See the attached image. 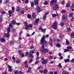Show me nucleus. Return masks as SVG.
<instances>
[{"instance_id":"f3484780","label":"nucleus","mask_w":74,"mask_h":74,"mask_svg":"<svg viewBox=\"0 0 74 74\" xmlns=\"http://www.w3.org/2000/svg\"><path fill=\"white\" fill-rule=\"evenodd\" d=\"M20 10H21V8H20L19 7L17 6L16 8L17 11H18V12H19V11H20Z\"/></svg>"},{"instance_id":"39448f33","label":"nucleus","mask_w":74,"mask_h":74,"mask_svg":"<svg viewBox=\"0 0 74 74\" xmlns=\"http://www.w3.org/2000/svg\"><path fill=\"white\" fill-rule=\"evenodd\" d=\"M58 8H59L58 5L57 4H55V6L53 7L54 10H57V9H58Z\"/></svg>"},{"instance_id":"c03bdc74","label":"nucleus","mask_w":74,"mask_h":74,"mask_svg":"<svg viewBox=\"0 0 74 74\" xmlns=\"http://www.w3.org/2000/svg\"><path fill=\"white\" fill-rule=\"evenodd\" d=\"M25 2L26 4H27L29 3V1H28V0H26L25 1Z\"/></svg>"},{"instance_id":"c756f323","label":"nucleus","mask_w":74,"mask_h":74,"mask_svg":"<svg viewBox=\"0 0 74 74\" xmlns=\"http://www.w3.org/2000/svg\"><path fill=\"white\" fill-rule=\"evenodd\" d=\"M45 37H44V36H42L40 41H43L44 40H45Z\"/></svg>"},{"instance_id":"603ef678","label":"nucleus","mask_w":74,"mask_h":74,"mask_svg":"<svg viewBox=\"0 0 74 74\" xmlns=\"http://www.w3.org/2000/svg\"><path fill=\"white\" fill-rule=\"evenodd\" d=\"M62 19H65V16H64V15H63L62 16Z\"/></svg>"},{"instance_id":"f03ea898","label":"nucleus","mask_w":74,"mask_h":74,"mask_svg":"<svg viewBox=\"0 0 74 74\" xmlns=\"http://www.w3.org/2000/svg\"><path fill=\"white\" fill-rule=\"evenodd\" d=\"M33 27V25L32 24H29L28 25H26L25 27V30H27L29 28H31Z\"/></svg>"},{"instance_id":"58836bf2","label":"nucleus","mask_w":74,"mask_h":74,"mask_svg":"<svg viewBox=\"0 0 74 74\" xmlns=\"http://www.w3.org/2000/svg\"><path fill=\"white\" fill-rule=\"evenodd\" d=\"M34 5V3H31V6L32 7H33Z\"/></svg>"},{"instance_id":"c9c22d12","label":"nucleus","mask_w":74,"mask_h":74,"mask_svg":"<svg viewBox=\"0 0 74 74\" xmlns=\"http://www.w3.org/2000/svg\"><path fill=\"white\" fill-rule=\"evenodd\" d=\"M46 31V29H42V30L41 31V32H42L43 33H45Z\"/></svg>"},{"instance_id":"2f4dec72","label":"nucleus","mask_w":74,"mask_h":74,"mask_svg":"<svg viewBox=\"0 0 74 74\" xmlns=\"http://www.w3.org/2000/svg\"><path fill=\"white\" fill-rule=\"evenodd\" d=\"M12 11L13 12H14V11H15V8L14 7H13L12 8Z\"/></svg>"},{"instance_id":"5fc2aeb1","label":"nucleus","mask_w":74,"mask_h":74,"mask_svg":"<svg viewBox=\"0 0 74 74\" xmlns=\"http://www.w3.org/2000/svg\"><path fill=\"white\" fill-rule=\"evenodd\" d=\"M38 61H37L36 62H35V64H38Z\"/></svg>"},{"instance_id":"3c124183","label":"nucleus","mask_w":74,"mask_h":74,"mask_svg":"<svg viewBox=\"0 0 74 74\" xmlns=\"http://www.w3.org/2000/svg\"><path fill=\"white\" fill-rule=\"evenodd\" d=\"M64 25V23H62L61 24H60V25L61 26H63Z\"/></svg>"},{"instance_id":"412c9836","label":"nucleus","mask_w":74,"mask_h":74,"mask_svg":"<svg viewBox=\"0 0 74 74\" xmlns=\"http://www.w3.org/2000/svg\"><path fill=\"white\" fill-rule=\"evenodd\" d=\"M8 12L9 13V14H8L11 15L13 13V12L11 11L10 10H9L8 11Z\"/></svg>"},{"instance_id":"f257e3e1","label":"nucleus","mask_w":74,"mask_h":74,"mask_svg":"<svg viewBox=\"0 0 74 74\" xmlns=\"http://www.w3.org/2000/svg\"><path fill=\"white\" fill-rule=\"evenodd\" d=\"M52 28L55 29H57V23H56V21H55L54 22L53 25L52 27Z\"/></svg>"},{"instance_id":"bb28decb","label":"nucleus","mask_w":74,"mask_h":74,"mask_svg":"<svg viewBox=\"0 0 74 74\" xmlns=\"http://www.w3.org/2000/svg\"><path fill=\"white\" fill-rule=\"evenodd\" d=\"M18 53L20 55H21V54H22V51L21 50H19Z\"/></svg>"},{"instance_id":"37998d69","label":"nucleus","mask_w":74,"mask_h":74,"mask_svg":"<svg viewBox=\"0 0 74 74\" xmlns=\"http://www.w3.org/2000/svg\"><path fill=\"white\" fill-rule=\"evenodd\" d=\"M40 51L42 52H44V49H41L40 50Z\"/></svg>"},{"instance_id":"680f3d73","label":"nucleus","mask_w":74,"mask_h":74,"mask_svg":"<svg viewBox=\"0 0 74 74\" xmlns=\"http://www.w3.org/2000/svg\"><path fill=\"white\" fill-rule=\"evenodd\" d=\"M74 62V58H73L71 61V63H73V62Z\"/></svg>"},{"instance_id":"0eeeda50","label":"nucleus","mask_w":74,"mask_h":74,"mask_svg":"<svg viewBox=\"0 0 74 74\" xmlns=\"http://www.w3.org/2000/svg\"><path fill=\"white\" fill-rule=\"evenodd\" d=\"M39 21H40V19H36V21H34V25H37Z\"/></svg>"},{"instance_id":"4c0bfd02","label":"nucleus","mask_w":74,"mask_h":74,"mask_svg":"<svg viewBox=\"0 0 74 74\" xmlns=\"http://www.w3.org/2000/svg\"><path fill=\"white\" fill-rule=\"evenodd\" d=\"M31 70V68L29 67L27 73H30Z\"/></svg>"},{"instance_id":"13d9d810","label":"nucleus","mask_w":74,"mask_h":74,"mask_svg":"<svg viewBox=\"0 0 74 74\" xmlns=\"http://www.w3.org/2000/svg\"><path fill=\"white\" fill-rule=\"evenodd\" d=\"M5 11H3L1 12V14H5Z\"/></svg>"},{"instance_id":"864d4df0","label":"nucleus","mask_w":74,"mask_h":74,"mask_svg":"<svg viewBox=\"0 0 74 74\" xmlns=\"http://www.w3.org/2000/svg\"><path fill=\"white\" fill-rule=\"evenodd\" d=\"M19 73L21 74H24V73L23 72H22V71H19Z\"/></svg>"},{"instance_id":"393cba45","label":"nucleus","mask_w":74,"mask_h":74,"mask_svg":"<svg viewBox=\"0 0 74 74\" xmlns=\"http://www.w3.org/2000/svg\"><path fill=\"white\" fill-rule=\"evenodd\" d=\"M71 36L72 37V38H74V32H73L71 34Z\"/></svg>"},{"instance_id":"72a5a7b5","label":"nucleus","mask_w":74,"mask_h":74,"mask_svg":"<svg viewBox=\"0 0 74 74\" xmlns=\"http://www.w3.org/2000/svg\"><path fill=\"white\" fill-rule=\"evenodd\" d=\"M8 68L9 69H12V67L10 65H8Z\"/></svg>"},{"instance_id":"7c9ffc66","label":"nucleus","mask_w":74,"mask_h":74,"mask_svg":"<svg viewBox=\"0 0 74 74\" xmlns=\"http://www.w3.org/2000/svg\"><path fill=\"white\" fill-rule=\"evenodd\" d=\"M49 51L48 49H44V52H45V53L47 52H48Z\"/></svg>"},{"instance_id":"2eb2a0df","label":"nucleus","mask_w":74,"mask_h":74,"mask_svg":"<svg viewBox=\"0 0 74 74\" xmlns=\"http://www.w3.org/2000/svg\"><path fill=\"white\" fill-rule=\"evenodd\" d=\"M36 16V14L34 13H32V17L33 18H35Z\"/></svg>"},{"instance_id":"de8ad7c7","label":"nucleus","mask_w":74,"mask_h":74,"mask_svg":"<svg viewBox=\"0 0 74 74\" xmlns=\"http://www.w3.org/2000/svg\"><path fill=\"white\" fill-rule=\"evenodd\" d=\"M21 58H23V57H25V55L24 54H22L21 55Z\"/></svg>"},{"instance_id":"a18cd8bd","label":"nucleus","mask_w":74,"mask_h":74,"mask_svg":"<svg viewBox=\"0 0 74 74\" xmlns=\"http://www.w3.org/2000/svg\"><path fill=\"white\" fill-rule=\"evenodd\" d=\"M16 63H20V60H17L16 61Z\"/></svg>"},{"instance_id":"5701e85b","label":"nucleus","mask_w":74,"mask_h":74,"mask_svg":"<svg viewBox=\"0 0 74 74\" xmlns=\"http://www.w3.org/2000/svg\"><path fill=\"white\" fill-rule=\"evenodd\" d=\"M69 49H65L64 50V52L65 53L67 52H69Z\"/></svg>"},{"instance_id":"473e14b6","label":"nucleus","mask_w":74,"mask_h":74,"mask_svg":"<svg viewBox=\"0 0 74 74\" xmlns=\"http://www.w3.org/2000/svg\"><path fill=\"white\" fill-rule=\"evenodd\" d=\"M10 44H11V45H12V44H14V41L12 40L10 42Z\"/></svg>"},{"instance_id":"423d86ee","label":"nucleus","mask_w":74,"mask_h":74,"mask_svg":"<svg viewBox=\"0 0 74 74\" xmlns=\"http://www.w3.org/2000/svg\"><path fill=\"white\" fill-rule=\"evenodd\" d=\"M42 64H46L47 63V60H44L42 62Z\"/></svg>"},{"instance_id":"6e6d98bb","label":"nucleus","mask_w":74,"mask_h":74,"mask_svg":"<svg viewBox=\"0 0 74 74\" xmlns=\"http://www.w3.org/2000/svg\"><path fill=\"white\" fill-rule=\"evenodd\" d=\"M25 65V67L26 68H28L29 67V66H28V65H27V64Z\"/></svg>"},{"instance_id":"a211bd4d","label":"nucleus","mask_w":74,"mask_h":74,"mask_svg":"<svg viewBox=\"0 0 74 74\" xmlns=\"http://www.w3.org/2000/svg\"><path fill=\"white\" fill-rule=\"evenodd\" d=\"M16 21H15V20H14V21H12V24H14V25H16Z\"/></svg>"},{"instance_id":"0e129e2a","label":"nucleus","mask_w":74,"mask_h":74,"mask_svg":"<svg viewBox=\"0 0 74 74\" xmlns=\"http://www.w3.org/2000/svg\"><path fill=\"white\" fill-rule=\"evenodd\" d=\"M49 58L51 59H53V56H50Z\"/></svg>"},{"instance_id":"79ce46f5","label":"nucleus","mask_w":74,"mask_h":74,"mask_svg":"<svg viewBox=\"0 0 74 74\" xmlns=\"http://www.w3.org/2000/svg\"><path fill=\"white\" fill-rule=\"evenodd\" d=\"M27 61H25L24 62V65H26L27 64Z\"/></svg>"},{"instance_id":"f704fd0d","label":"nucleus","mask_w":74,"mask_h":74,"mask_svg":"<svg viewBox=\"0 0 74 74\" xmlns=\"http://www.w3.org/2000/svg\"><path fill=\"white\" fill-rule=\"evenodd\" d=\"M9 27L10 28H11V29H12V24H10L9 25Z\"/></svg>"},{"instance_id":"f8f14e48","label":"nucleus","mask_w":74,"mask_h":74,"mask_svg":"<svg viewBox=\"0 0 74 74\" xmlns=\"http://www.w3.org/2000/svg\"><path fill=\"white\" fill-rule=\"evenodd\" d=\"M5 37L7 38H9V37H10V34H9V33H8V34H5Z\"/></svg>"},{"instance_id":"9d476101","label":"nucleus","mask_w":74,"mask_h":74,"mask_svg":"<svg viewBox=\"0 0 74 74\" xmlns=\"http://www.w3.org/2000/svg\"><path fill=\"white\" fill-rule=\"evenodd\" d=\"M52 16L53 18L56 16H58V17H59V15H58V14H52Z\"/></svg>"},{"instance_id":"7ed1b4c3","label":"nucleus","mask_w":74,"mask_h":74,"mask_svg":"<svg viewBox=\"0 0 74 74\" xmlns=\"http://www.w3.org/2000/svg\"><path fill=\"white\" fill-rule=\"evenodd\" d=\"M40 42H41L40 43L41 45H44V44H46L47 42V41L45 40H41L40 41Z\"/></svg>"},{"instance_id":"ea45409f","label":"nucleus","mask_w":74,"mask_h":74,"mask_svg":"<svg viewBox=\"0 0 74 74\" xmlns=\"http://www.w3.org/2000/svg\"><path fill=\"white\" fill-rule=\"evenodd\" d=\"M73 15V14L72 13H71L70 14H69V17H72Z\"/></svg>"},{"instance_id":"dca6fc26","label":"nucleus","mask_w":74,"mask_h":74,"mask_svg":"<svg viewBox=\"0 0 74 74\" xmlns=\"http://www.w3.org/2000/svg\"><path fill=\"white\" fill-rule=\"evenodd\" d=\"M29 53L30 54H33V53H34V51L33 50L30 51L29 52Z\"/></svg>"},{"instance_id":"bf43d9fd","label":"nucleus","mask_w":74,"mask_h":74,"mask_svg":"<svg viewBox=\"0 0 74 74\" xmlns=\"http://www.w3.org/2000/svg\"><path fill=\"white\" fill-rule=\"evenodd\" d=\"M49 11H47V12L45 13V15L46 16H47V15L49 14Z\"/></svg>"},{"instance_id":"1a4fd4ad","label":"nucleus","mask_w":74,"mask_h":74,"mask_svg":"<svg viewBox=\"0 0 74 74\" xmlns=\"http://www.w3.org/2000/svg\"><path fill=\"white\" fill-rule=\"evenodd\" d=\"M56 0H52L50 2V4L52 5V4H53V3H56Z\"/></svg>"},{"instance_id":"052dcab7","label":"nucleus","mask_w":74,"mask_h":74,"mask_svg":"<svg viewBox=\"0 0 74 74\" xmlns=\"http://www.w3.org/2000/svg\"><path fill=\"white\" fill-rule=\"evenodd\" d=\"M47 18V16L45 15V16L43 17V19H46V18Z\"/></svg>"},{"instance_id":"4d7b16f0","label":"nucleus","mask_w":74,"mask_h":74,"mask_svg":"<svg viewBox=\"0 0 74 74\" xmlns=\"http://www.w3.org/2000/svg\"><path fill=\"white\" fill-rule=\"evenodd\" d=\"M12 70L11 69H9L8 71H10V72H12Z\"/></svg>"},{"instance_id":"69168bd1","label":"nucleus","mask_w":74,"mask_h":74,"mask_svg":"<svg viewBox=\"0 0 74 74\" xmlns=\"http://www.w3.org/2000/svg\"><path fill=\"white\" fill-rule=\"evenodd\" d=\"M3 22V18H1L0 19V23H2Z\"/></svg>"},{"instance_id":"4468645a","label":"nucleus","mask_w":74,"mask_h":74,"mask_svg":"<svg viewBox=\"0 0 74 74\" xmlns=\"http://www.w3.org/2000/svg\"><path fill=\"white\" fill-rule=\"evenodd\" d=\"M11 31V30H10V28L8 27V28L7 29V32L8 33H10V32Z\"/></svg>"},{"instance_id":"aec40b11","label":"nucleus","mask_w":74,"mask_h":74,"mask_svg":"<svg viewBox=\"0 0 74 74\" xmlns=\"http://www.w3.org/2000/svg\"><path fill=\"white\" fill-rule=\"evenodd\" d=\"M31 15L29 14H28L27 15V18H28V19H31Z\"/></svg>"},{"instance_id":"338daca9","label":"nucleus","mask_w":74,"mask_h":74,"mask_svg":"<svg viewBox=\"0 0 74 74\" xmlns=\"http://www.w3.org/2000/svg\"><path fill=\"white\" fill-rule=\"evenodd\" d=\"M50 41H51V42H52L53 41V39L52 38H50L49 39Z\"/></svg>"},{"instance_id":"09e8293b","label":"nucleus","mask_w":74,"mask_h":74,"mask_svg":"<svg viewBox=\"0 0 74 74\" xmlns=\"http://www.w3.org/2000/svg\"><path fill=\"white\" fill-rule=\"evenodd\" d=\"M28 55H29V52H26L25 53V56H28Z\"/></svg>"},{"instance_id":"20e7f679","label":"nucleus","mask_w":74,"mask_h":74,"mask_svg":"<svg viewBox=\"0 0 74 74\" xmlns=\"http://www.w3.org/2000/svg\"><path fill=\"white\" fill-rule=\"evenodd\" d=\"M36 11H38V13H39L40 12H41V9H40V8L39 6H37L36 8Z\"/></svg>"},{"instance_id":"cd10ccee","label":"nucleus","mask_w":74,"mask_h":74,"mask_svg":"<svg viewBox=\"0 0 74 74\" xmlns=\"http://www.w3.org/2000/svg\"><path fill=\"white\" fill-rule=\"evenodd\" d=\"M57 66H58V67H59V68H61L62 67V66L61 64L60 63Z\"/></svg>"},{"instance_id":"9b49d317","label":"nucleus","mask_w":74,"mask_h":74,"mask_svg":"<svg viewBox=\"0 0 74 74\" xmlns=\"http://www.w3.org/2000/svg\"><path fill=\"white\" fill-rule=\"evenodd\" d=\"M39 0H35L34 2L36 5H38V1Z\"/></svg>"},{"instance_id":"774afa93","label":"nucleus","mask_w":74,"mask_h":74,"mask_svg":"<svg viewBox=\"0 0 74 74\" xmlns=\"http://www.w3.org/2000/svg\"><path fill=\"white\" fill-rule=\"evenodd\" d=\"M71 6H72V8H74V3H73L72 4Z\"/></svg>"},{"instance_id":"b1692460","label":"nucleus","mask_w":74,"mask_h":74,"mask_svg":"<svg viewBox=\"0 0 74 74\" xmlns=\"http://www.w3.org/2000/svg\"><path fill=\"white\" fill-rule=\"evenodd\" d=\"M43 73L44 74H47V70L45 69L43 71Z\"/></svg>"},{"instance_id":"8fccbe9b","label":"nucleus","mask_w":74,"mask_h":74,"mask_svg":"<svg viewBox=\"0 0 74 74\" xmlns=\"http://www.w3.org/2000/svg\"><path fill=\"white\" fill-rule=\"evenodd\" d=\"M67 30L68 31H69V32H71V28L70 27L68 28Z\"/></svg>"},{"instance_id":"6e6552de","label":"nucleus","mask_w":74,"mask_h":74,"mask_svg":"<svg viewBox=\"0 0 74 74\" xmlns=\"http://www.w3.org/2000/svg\"><path fill=\"white\" fill-rule=\"evenodd\" d=\"M0 40L1 42H5V41H6L5 39L3 38H1L0 39Z\"/></svg>"},{"instance_id":"4be33fe9","label":"nucleus","mask_w":74,"mask_h":74,"mask_svg":"<svg viewBox=\"0 0 74 74\" xmlns=\"http://www.w3.org/2000/svg\"><path fill=\"white\" fill-rule=\"evenodd\" d=\"M28 55H29V56H30V57L31 58H33L34 56L33 54H28Z\"/></svg>"},{"instance_id":"c85d7f7f","label":"nucleus","mask_w":74,"mask_h":74,"mask_svg":"<svg viewBox=\"0 0 74 74\" xmlns=\"http://www.w3.org/2000/svg\"><path fill=\"white\" fill-rule=\"evenodd\" d=\"M56 46L58 47H60L61 46L60 45V44L57 43L56 44Z\"/></svg>"},{"instance_id":"ddd939ff","label":"nucleus","mask_w":74,"mask_h":74,"mask_svg":"<svg viewBox=\"0 0 74 74\" xmlns=\"http://www.w3.org/2000/svg\"><path fill=\"white\" fill-rule=\"evenodd\" d=\"M64 61L65 62V63L69 62H70V60L69 59H66L64 60Z\"/></svg>"},{"instance_id":"e433bc0d","label":"nucleus","mask_w":74,"mask_h":74,"mask_svg":"<svg viewBox=\"0 0 74 74\" xmlns=\"http://www.w3.org/2000/svg\"><path fill=\"white\" fill-rule=\"evenodd\" d=\"M69 43H70V42L69 41V40H66V45H68L69 44Z\"/></svg>"},{"instance_id":"6ab92c4d","label":"nucleus","mask_w":74,"mask_h":74,"mask_svg":"<svg viewBox=\"0 0 74 74\" xmlns=\"http://www.w3.org/2000/svg\"><path fill=\"white\" fill-rule=\"evenodd\" d=\"M67 49H69V51H70V49H72V47L70 46H67Z\"/></svg>"},{"instance_id":"a19ab883","label":"nucleus","mask_w":74,"mask_h":74,"mask_svg":"<svg viewBox=\"0 0 74 74\" xmlns=\"http://www.w3.org/2000/svg\"><path fill=\"white\" fill-rule=\"evenodd\" d=\"M42 46L41 47L42 49H44L45 48V46L44 45H42Z\"/></svg>"},{"instance_id":"e2e57ef3","label":"nucleus","mask_w":74,"mask_h":74,"mask_svg":"<svg viewBox=\"0 0 74 74\" xmlns=\"http://www.w3.org/2000/svg\"><path fill=\"white\" fill-rule=\"evenodd\" d=\"M33 62V59H31V60L29 61V63H31V62Z\"/></svg>"},{"instance_id":"49530a36","label":"nucleus","mask_w":74,"mask_h":74,"mask_svg":"<svg viewBox=\"0 0 74 74\" xmlns=\"http://www.w3.org/2000/svg\"><path fill=\"white\" fill-rule=\"evenodd\" d=\"M43 4H44V5H47V4H48V2H47V1H46L45 2H44L43 3Z\"/></svg>"},{"instance_id":"a878e982","label":"nucleus","mask_w":74,"mask_h":74,"mask_svg":"<svg viewBox=\"0 0 74 74\" xmlns=\"http://www.w3.org/2000/svg\"><path fill=\"white\" fill-rule=\"evenodd\" d=\"M14 73L15 74H18V70H15L14 71Z\"/></svg>"}]
</instances>
